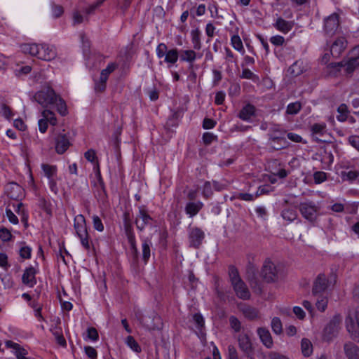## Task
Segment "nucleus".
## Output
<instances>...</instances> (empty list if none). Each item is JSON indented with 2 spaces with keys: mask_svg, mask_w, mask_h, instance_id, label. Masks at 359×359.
<instances>
[{
  "mask_svg": "<svg viewBox=\"0 0 359 359\" xmlns=\"http://www.w3.org/2000/svg\"><path fill=\"white\" fill-rule=\"evenodd\" d=\"M283 272L280 266H277L270 259H266L261 269V276L268 283H276L283 278Z\"/></svg>",
  "mask_w": 359,
  "mask_h": 359,
  "instance_id": "1",
  "label": "nucleus"
},
{
  "mask_svg": "<svg viewBox=\"0 0 359 359\" xmlns=\"http://www.w3.org/2000/svg\"><path fill=\"white\" fill-rule=\"evenodd\" d=\"M74 227L82 246L86 250L90 249L91 241L87 231L86 219L83 215H78L74 218Z\"/></svg>",
  "mask_w": 359,
  "mask_h": 359,
  "instance_id": "2",
  "label": "nucleus"
},
{
  "mask_svg": "<svg viewBox=\"0 0 359 359\" xmlns=\"http://www.w3.org/2000/svg\"><path fill=\"white\" fill-rule=\"evenodd\" d=\"M346 327L353 340L359 342V307L348 311Z\"/></svg>",
  "mask_w": 359,
  "mask_h": 359,
  "instance_id": "3",
  "label": "nucleus"
},
{
  "mask_svg": "<svg viewBox=\"0 0 359 359\" xmlns=\"http://www.w3.org/2000/svg\"><path fill=\"white\" fill-rule=\"evenodd\" d=\"M268 145L273 150H280L287 147L285 131L276 126L269 130Z\"/></svg>",
  "mask_w": 359,
  "mask_h": 359,
  "instance_id": "4",
  "label": "nucleus"
},
{
  "mask_svg": "<svg viewBox=\"0 0 359 359\" xmlns=\"http://www.w3.org/2000/svg\"><path fill=\"white\" fill-rule=\"evenodd\" d=\"M57 95L49 85L44 86L41 90L36 92L34 99L43 107L53 104L57 100Z\"/></svg>",
  "mask_w": 359,
  "mask_h": 359,
  "instance_id": "5",
  "label": "nucleus"
},
{
  "mask_svg": "<svg viewBox=\"0 0 359 359\" xmlns=\"http://www.w3.org/2000/svg\"><path fill=\"white\" fill-rule=\"evenodd\" d=\"M299 210L304 219L313 224L319 215L320 207L313 201H306L299 203Z\"/></svg>",
  "mask_w": 359,
  "mask_h": 359,
  "instance_id": "6",
  "label": "nucleus"
},
{
  "mask_svg": "<svg viewBox=\"0 0 359 359\" xmlns=\"http://www.w3.org/2000/svg\"><path fill=\"white\" fill-rule=\"evenodd\" d=\"M351 54L354 56L350 57L347 60L332 62L329 66L332 68L345 67L346 72L348 74H351L359 66V46L352 50Z\"/></svg>",
  "mask_w": 359,
  "mask_h": 359,
  "instance_id": "7",
  "label": "nucleus"
},
{
  "mask_svg": "<svg viewBox=\"0 0 359 359\" xmlns=\"http://www.w3.org/2000/svg\"><path fill=\"white\" fill-rule=\"evenodd\" d=\"M341 320V316L339 314L333 316L323 330V339L324 341L330 342L337 337L340 330Z\"/></svg>",
  "mask_w": 359,
  "mask_h": 359,
  "instance_id": "8",
  "label": "nucleus"
},
{
  "mask_svg": "<svg viewBox=\"0 0 359 359\" xmlns=\"http://www.w3.org/2000/svg\"><path fill=\"white\" fill-rule=\"evenodd\" d=\"M154 222V219L150 216L148 213L147 210L144 206H141L139 208L138 213L136 216L135 219V224L137 229L142 231L144 230L147 226H152V223Z\"/></svg>",
  "mask_w": 359,
  "mask_h": 359,
  "instance_id": "9",
  "label": "nucleus"
},
{
  "mask_svg": "<svg viewBox=\"0 0 359 359\" xmlns=\"http://www.w3.org/2000/svg\"><path fill=\"white\" fill-rule=\"evenodd\" d=\"M124 229L128 243L130 245V250L133 262L137 263L139 260V252L137 247L136 238L133 229L130 224H125Z\"/></svg>",
  "mask_w": 359,
  "mask_h": 359,
  "instance_id": "10",
  "label": "nucleus"
},
{
  "mask_svg": "<svg viewBox=\"0 0 359 359\" xmlns=\"http://www.w3.org/2000/svg\"><path fill=\"white\" fill-rule=\"evenodd\" d=\"M237 341L240 350L245 355H253L255 349L250 337L248 332H242L239 333L237 337Z\"/></svg>",
  "mask_w": 359,
  "mask_h": 359,
  "instance_id": "11",
  "label": "nucleus"
},
{
  "mask_svg": "<svg viewBox=\"0 0 359 359\" xmlns=\"http://www.w3.org/2000/svg\"><path fill=\"white\" fill-rule=\"evenodd\" d=\"M339 27V15L334 13L324 20V31L328 36L334 35Z\"/></svg>",
  "mask_w": 359,
  "mask_h": 359,
  "instance_id": "12",
  "label": "nucleus"
},
{
  "mask_svg": "<svg viewBox=\"0 0 359 359\" xmlns=\"http://www.w3.org/2000/svg\"><path fill=\"white\" fill-rule=\"evenodd\" d=\"M55 143L56 152L59 154H64L71 145L69 133H65V130L62 133H60L55 138Z\"/></svg>",
  "mask_w": 359,
  "mask_h": 359,
  "instance_id": "13",
  "label": "nucleus"
},
{
  "mask_svg": "<svg viewBox=\"0 0 359 359\" xmlns=\"http://www.w3.org/2000/svg\"><path fill=\"white\" fill-rule=\"evenodd\" d=\"M205 233L198 227L190 228L189 231V241L191 247L198 248L203 240L204 239Z\"/></svg>",
  "mask_w": 359,
  "mask_h": 359,
  "instance_id": "14",
  "label": "nucleus"
},
{
  "mask_svg": "<svg viewBox=\"0 0 359 359\" xmlns=\"http://www.w3.org/2000/svg\"><path fill=\"white\" fill-rule=\"evenodd\" d=\"M328 287V280L325 274H319L313 284L312 294L314 297L323 295Z\"/></svg>",
  "mask_w": 359,
  "mask_h": 359,
  "instance_id": "15",
  "label": "nucleus"
},
{
  "mask_svg": "<svg viewBox=\"0 0 359 359\" xmlns=\"http://www.w3.org/2000/svg\"><path fill=\"white\" fill-rule=\"evenodd\" d=\"M311 132L313 140L317 142H325L322 137L327 134V126L325 123H314L311 126Z\"/></svg>",
  "mask_w": 359,
  "mask_h": 359,
  "instance_id": "16",
  "label": "nucleus"
},
{
  "mask_svg": "<svg viewBox=\"0 0 359 359\" xmlns=\"http://www.w3.org/2000/svg\"><path fill=\"white\" fill-rule=\"evenodd\" d=\"M36 269L32 266L26 268L22 276V283L29 287H33L36 284Z\"/></svg>",
  "mask_w": 359,
  "mask_h": 359,
  "instance_id": "17",
  "label": "nucleus"
},
{
  "mask_svg": "<svg viewBox=\"0 0 359 359\" xmlns=\"http://www.w3.org/2000/svg\"><path fill=\"white\" fill-rule=\"evenodd\" d=\"M236 296L239 299H249L250 298V292L246 284L243 280L236 282L232 285Z\"/></svg>",
  "mask_w": 359,
  "mask_h": 359,
  "instance_id": "18",
  "label": "nucleus"
},
{
  "mask_svg": "<svg viewBox=\"0 0 359 359\" xmlns=\"http://www.w3.org/2000/svg\"><path fill=\"white\" fill-rule=\"evenodd\" d=\"M257 332L264 346H265L267 348H272L273 341L269 330L265 327H259L257 330Z\"/></svg>",
  "mask_w": 359,
  "mask_h": 359,
  "instance_id": "19",
  "label": "nucleus"
},
{
  "mask_svg": "<svg viewBox=\"0 0 359 359\" xmlns=\"http://www.w3.org/2000/svg\"><path fill=\"white\" fill-rule=\"evenodd\" d=\"M346 46V41L344 37L338 38L332 43L330 53L334 57H338L344 51Z\"/></svg>",
  "mask_w": 359,
  "mask_h": 359,
  "instance_id": "20",
  "label": "nucleus"
},
{
  "mask_svg": "<svg viewBox=\"0 0 359 359\" xmlns=\"http://www.w3.org/2000/svg\"><path fill=\"white\" fill-rule=\"evenodd\" d=\"M56 56V52L53 48H50L46 44H41L38 58L43 60L49 61L54 59Z\"/></svg>",
  "mask_w": 359,
  "mask_h": 359,
  "instance_id": "21",
  "label": "nucleus"
},
{
  "mask_svg": "<svg viewBox=\"0 0 359 359\" xmlns=\"http://www.w3.org/2000/svg\"><path fill=\"white\" fill-rule=\"evenodd\" d=\"M179 55L182 62L189 63L191 67L197 57H201V55H198L194 50H180Z\"/></svg>",
  "mask_w": 359,
  "mask_h": 359,
  "instance_id": "22",
  "label": "nucleus"
},
{
  "mask_svg": "<svg viewBox=\"0 0 359 359\" xmlns=\"http://www.w3.org/2000/svg\"><path fill=\"white\" fill-rule=\"evenodd\" d=\"M152 243L148 238L142 239V260L144 264H147L151 257Z\"/></svg>",
  "mask_w": 359,
  "mask_h": 359,
  "instance_id": "23",
  "label": "nucleus"
},
{
  "mask_svg": "<svg viewBox=\"0 0 359 359\" xmlns=\"http://www.w3.org/2000/svg\"><path fill=\"white\" fill-rule=\"evenodd\" d=\"M344 353L348 359H359V347L348 341L344 345Z\"/></svg>",
  "mask_w": 359,
  "mask_h": 359,
  "instance_id": "24",
  "label": "nucleus"
},
{
  "mask_svg": "<svg viewBox=\"0 0 359 359\" xmlns=\"http://www.w3.org/2000/svg\"><path fill=\"white\" fill-rule=\"evenodd\" d=\"M203 207V203L201 201H189L186 204L184 210L187 215L190 217H193L200 212Z\"/></svg>",
  "mask_w": 359,
  "mask_h": 359,
  "instance_id": "25",
  "label": "nucleus"
},
{
  "mask_svg": "<svg viewBox=\"0 0 359 359\" xmlns=\"http://www.w3.org/2000/svg\"><path fill=\"white\" fill-rule=\"evenodd\" d=\"M255 115V107L251 104L245 105L239 111L238 116L243 121H248Z\"/></svg>",
  "mask_w": 359,
  "mask_h": 359,
  "instance_id": "26",
  "label": "nucleus"
},
{
  "mask_svg": "<svg viewBox=\"0 0 359 359\" xmlns=\"http://www.w3.org/2000/svg\"><path fill=\"white\" fill-rule=\"evenodd\" d=\"M147 316H142L140 319L141 323L148 329V330H158L160 329V325L161 324V318L157 315H154L152 316V323H149L147 321ZM151 318V317H149Z\"/></svg>",
  "mask_w": 359,
  "mask_h": 359,
  "instance_id": "27",
  "label": "nucleus"
},
{
  "mask_svg": "<svg viewBox=\"0 0 359 359\" xmlns=\"http://www.w3.org/2000/svg\"><path fill=\"white\" fill-rule=\"evenodd\" d=\"M273 26L278 31L285 34L289 32L293 27V22L287 21L282 18H278Z\"/></svg>",
  "mask_w": 359,
  "mask_h": 359,
  "instance_id": "28",
  "label": "nucleus"
},
{
  "mask_svg": "<svg viewBox=\"0 0 359 359\" xmlns=\"http://www.w3.org/2000/svg\"><path fill=\"white\" fill-rule=\"evenodd\" d=\"M163 57L164 62L167 63L170 67L178 60L180 57L179 50L176 48L170 49L167 51L166 55Z\"/></svg>",
  "mask_w": 359,
  "mask_h": 359,
  "instance_id": "29",
  "label": "nucleus"
},
{
  "mask_svg": "<svg viewBox=\"0 0 359 359\" xmlns=\"http://www.w3.org/2000/svg\"><path fill=\"white\" fill-rule=\"evenodd\" d=\"M41 44L25 43L21 46L22 51L25 53H29L38 58Z\"/></svg>",
  "mask_w": 359,
  "mask_h": 359,
  "instance_id": "30",
  "label": "nucleus"
},
{
  "mask_svg": "<svg viewBox=\"0 0 359 359\" xmlns=\"http://www.w3.org/2000/svg\"><path fill=\"white\" fill-rule=\"evenodd\" d=\"M191 41L194 50H199L202 47L201 36V32L198 28L191 30Z\"/></svg>",
  "mask_w": 359,
  "mask_h": 359,
  "instance_id": "31",
  "label": "nucleus"
},
{
  "mask_svg": "<svg viewBox=\"0 0 359 359\" xmlns=\"http://www.w3.org/2000/svg\"><path fill=\"white\" fill-rule=\"evenodd\" d=\"M340 177L343 181H348L352 182L359 177V171L358 170H343L340 172Z\"/></svg>",
  "mask_w": 359,
  "mask_h": 359,
  "instance_id": "32",
  "label": "nucleus"
},
{
  "mask_svg": "<svg viewBox=\"0 0 359 359\" xmlns=\"http://www.w3.org/2000/svg\"><path fill=\"white\" fill-rule=\"evenodd\" d=\"M281 216L285 221L292 222L297 218V212L293 208H285L281 212Z\"/></svg>",
  "mask_w": 359,
  "mask_h": 359,
  "instance_id": "33",
  "label": "nucleus"
},
{
  "mask_svg": "<svg viewBox=\"0 0 359 359\" xmlns=\"http://www.w3.org/2000/svg\"><path fill=\"white\" fill-rule=\"evenodd\" d=\"M242 312L244 316L249 320H255L259 316L257 309L250 306H245L242 309Z\"/></svg>",
  "mask_w": 359,
  "mask_h": 359,
  "instance_id": "34",
  "label": "nucleus"
},
{
  "mask_svg": "<svg viewBox=\"0 0 359 359\" xmlns=\"http://www.w3.org/2000/svg\"><path fill=\"white\" fill-rule=\"evenodd\" d=\"M337 111L339 114L337 116V119L339 121L344 122L348 119V114L349 111L346 104H341L337 109Z\"/></svg>",
  "mask_w": 359,
  "mask_h": 359,
  "instance_id": "35",
  "label": "nucleus"
},
{
  "mask_svg": "<svg viewBox=\"0 0 359 359\" xmlns=\"http://www.w3.org/2000/svg\"><path fill=\"white\" fill-rule=\"evenodd\" d=\"M41 168L45 174V175L48 177V179H53L54 176L57 172V167L55 165H51L48 164H42Z\"/></svg>",
  "mask_w": 359,
  "mask_h": 359,
  "instance_id": "36",
  "label": "nucleus"
},
{
  "mask_svg": "<svg viewBox=\"0 0 359 359\" xmlns=\"http://www.w3.org/2000/svg\"><path fill=\"white\" fill-rule=\"evenodd\" d=\"M53 104L56 105L57 110L61 116H65L67 114L66 103L59 95H57V100Z\"/></svg>",
  "mask_w": 359,
  "mask_h": 359,
  "instance_id": "37",
  "label": "nucleus"
},
{
  "mask_svg": "<svg viewBox=\"0 0 359 359\" xmlns=\"http://www.w3.org/2000/svg\"><path fill=\"white\" fill-rule=\"evenodd\" d=\"M273 332L276 334H280L283 332V325L281 320L278 317H274L271 320V323Z\"/></svg>",
  "mask_w": 359,
  "mask_h": 359,
  "instance_id": "38",
  "label": "nucleus"
},
{
  "mask_svg": "<svg viewBox=\"0 0 359 359\" xmlns=\"http://www.w3.org/2000/svg\"><path fill=\"white\" fill-rule=\"evenodd\" d=\"M53 334L55 336L56 341L62 346H66L67 342L62 335V330L59 327H55L51 330Z\"/></svg>",
  "mask_w": 359,
  "mask_h": 359,
  "instance_id": "39",
  "label": "nucleus"
},
{
  "mask_svg": "<svg viewBox=\"0 0 359 359\" xmlns=\"http://www.w3.org/2000/svg\"><path fill=\"white\" fill-rule=\"evenodd\" d=\"M193 320L194 323L196 324V326L197 329L199 330L200 333L203 335H204V333L203 332V330L204 328L205 322L204 318L202 316L201 313H195L193 316Z\"/></svg>",
  "mask_w": 359,
  "mask_h": 359,
  "instance_id": "40",
  "label": "nucleus"
},
{
  "mask_svg": "<svg viewBox=\"0 0 359 359\" xmlns=\"http://www.w3.org/2000/svg\"><path fill=\"white\" fill-rule=\"evenodd\" d=\"M301 346H302V354L304 356L308 357V356H309L311 354V353H312V344H311V341L309 339H303L302 340Z\"/></svg>",
  "mask_w": 359,
  "mask_h": 359,
  "instance_id": "41",
  "label": "nucleus"
},
{
  "mask_svg": "<svg viewBox=\"0 0 359 359\" xmlns=\"http://www.w3.org/2000/svg\"><path fill=\"white\" fill-rule=\"evenodd\" d=\"M229 276L231 285L242 280L240 277L238 269L234 266H230L229 267Z\"/></svg>",
  "mask_w": 359,
  "mask_h": 359,
  "instance_id": "42",
  "label": "nucleus"
},
{
  "mask_svg": "<svg viewBox=\"0 0 359 359\" xmlns=\"http://www.w3.org/2000/svg\"><path fill=\"white\" fill-rule=\"evenodd\" d=\"M256 198L255 195L248 193H236L231 197V201L241 199L245 201H252Z\"/></svg>",
  "mask_w": 359,
  "mask_h": 359,
  "instance_id": "43",
  "label": "nucleus"
},
{
  "mask_svg": "<svg viewBox=\"0 0 359 359\" xmlns=\"http://www.w3.org/2000/svg\"><path fill=\"white\" fill-rule=\"evenodd\" d=\"M41 114L42 116L52 126H55L57 124V118L52 111L45 109L42 111Z\"/></svg>",
  "mask_w": 359,
  "mask_h": 359,
  "instance_id": "44",
  "label": "nucleus"
},
{
  "mask_svg": "<svg viewBox=\"0 0 359 359\" xmlns=\"http://www.w3.org/2000/svg\"><path fill=\"white\" fill-rule=\"evenodd\" d=\"M126 343L135 352H141V348L133 337L128 336L126 339Z\"/></svg>",
  "mask_w": 359,
  "mask_h": 359,
  "instance_id": "45",
  "label": "nucleus"
},
{
  "mask_svg": "<svg viewBox=\"0 0 359 359\" xmlns=\"http://www.w3.org/2000/svg\"><path fill=\"white\" fill-rule=\"evenodd\" d=\"M316 297L317 301L316 303V306L317 309L321 312L325 311L327 306L328 302L327 297H323V295H318Z\"/></svg>",
  "mask_w": 359,
  "mask_h": 359,
  "instance_id": "46",
  "label": "nucleus"
},
{
  "mask_svg": "<svg viewBox=\"0 0 359 359\" xmlns=\"http://www.w3.org/2000/svg\"><path fill=\"white\" fill-rule=\"evenodd\" d=\"M118 67V64L116 62H110L107 67L102 69L100 74V76L108 79L109 75L112 73Z\"/></svg>",
  "mask_w": 359,
  "mask_h": 359,
  "instance_id": "47",
  "label": "nucleus"
},
{
  "mask_svg": "<svg viewBox=\"0 0 359 359\" xmlns=\"http://www.w3.org/2000/svg\"><path fill=\"white\" fill-rule=\"evenodd\" d=\"M231 43L232 46L238 51H244L242 41L238 35H233L231 36Z\"/></svg>",
  "mask_w": 359,
  "mask_h": 359,
  "instance_id": "48",
  "label": "nucleus"
},
{
  "mask_svg": "<svg viewBox=\"0 0 359 359\" xmlns=\"http://www.w3.org/2000/svg\"><path fill=\"white\" fill-rule=\"evenodd\" d=\"M107 79L100 76L99 80L95 82V90L99 93L104 91L107 86Z\"/></svg>",
  "mask_w": 359,
  "mask_h": 359,
  "instance_id": "49",
  "label": "nucleus"
},
{
  "mask_svg": "<svg viewBox=\"0 0 359 359\" xmlns=\"http://www.w3.org/2000/svg\"><path fill=\"white\" fill-rule=\"evenodd\" d=\"M302 105L299 102H292L287 105L286 112L288 114H296L300 111Z\"/></svg>",
  "mask_w": 359,
  "mask_h": 359,
  "instance_id": "50",
  "label": "nucleus"
},
{
  "mask_svg": "<svg viewBox=\"0 0 359 359\" xmlns=\"http://www.w3.org/2000/svg\"><path fill=\"white\" fill-rule=\"evenodd\" d=\"M229 323L231 327L236 332H239L241 330L242 326L241 321L235 316H231L229 317Z\"/></svg>",
  "mask_w": 359,
  "mask_h": 359,
  "instance_id": "51",
  "label": "nucleus"
},
{
  "mask_svg": "<svg viewBox=\"0 0 359 359\" xmlns=\"http://www.w3.org/2000/svg\"><path fill=\"white\" fill-rule=\"evenodd\" d=\"M213 194V191L212 188V185L210 182L206 181L204 183L203 191H202V195L205 198H210Z\"/></svg>",
  "mask_w": 359,
  "mask_h": 359,
  "instance_id": "52",
  "label": "nucleus"
},
{
  "mask_svg": "<svg viewBox=\"0 0 359 359\" xmlns=\"http://www.w3.org/2000/svg\"><path fill=\"white\" fill-rule=\"evenodd\" d=\"M205 13V4H200L196 9L191 8L190 10L191 16L194 18L195 16H201L204 15Z\"/></svg>",
  "mask_w": 359,
  "mask_h": 359,
  "instance_id": "53",
  "label": "nucleus"
},
{
  "mask_svg": "<svg viewBox=\"0 0 359 359\" xmlns=\"http://www.w3.org/2000/svg\"><path fill=\"white\" fill-rule=\"evenodd\" d=\"M32 248L29 246L25 245L20 248L19 255L21 258L28 259L31 258Z\"/></svg>",
  "mask_w": 359,
  "mask_h": 359,
  "instance_id": "54",
  "label": "nucleus"
},
{
  "mask_svg": "<svg viewBox=\"0 0 359 359\" xmlns=\"http://www.w3.org/2000/svg\"><path fill=\"white\" fill-rule=\"evenodd\" d=\"M168 50V47L166 44L164 43H161L157 46L156 48V55L157 57L161 59L163 58L165 55L167 51Z\"/></svg>",
  "mask_w": 359,
  "mask_h": 359,
  "instance_id": "55",
  "label": "nucleus"
},
{
  "mask_svg": "<svg viewBox=\"0 0 359 359\" xmlns=\"http://www.w3.org/2000/svg\"><path fill=\"white\" fill-rule=\"evenodd\" d=\"M52 13L54 18H57L60 17L64 13L63 7L60 5L55 4L52 3Z\"/></svg>",
  "mask_w": 359,
  "mask_h": 359,
  "instance_id": "56",
  "label": "nucleus"
},
{
  "mask_svg": "<svg viewBox=\"0 0 359 359\" xmlns=\"http://www.w3.org/2000/svg\"><path fill=\"white\" fill-rule=\"evenodd\" d=\"M93 224L95 229L100 232L103 231L104 225L97 215L93 216Z\"/></svg>",
  "mask_w": 359,
  "mask_h": 359,
  "instance_id": "57",
  "label": "nucleus"
},
{
  "mask_svg": "<svg viewBox=\"0 0 359 359\" xmlns=\"http://www.w3.org/2000/svg\"><path fill=\"white\" fill-rule=\"evenodd\" d=\"M326 173L323 171H317L313 174V179L316 184H320L326 180Z\"/></svg>",
  "mask_w": 359,
  "mask_h": 359,
  "instance_id": "58",
  "label": "nucleus"
},
{
  "mask_svg": "<svg viewBox=\"0 0 359 359\" xmlns=\"http://www.w3.org/2000/svg\"><path fill=\"white\" fill-rule=\"evenodd\" d=\"M217 140V136L211 133H205L203 135V140L205 144L209 145Z\"/></svg>",
  "mask_w": 359,
  "mask_h": 359,
  "instance_id": "59",
  "label": "nucleus"
},
{
  "mask_svg": "<svg viewBox=\"0 0 359 359\" xmlns=\"http://www.w3.org/2000/svg\"><path fill=\"white\" fill-rule=\"evenodd\" d=\"M87 337L92 341H97L99 338L98 332L95 327H89L87 330Z\"/></svg>",
  "mask_w": 359,
  "mask_h": 359,
  "instance_id": "60",
  "label": "nucleus"
},
{
  "mask_svg": "<svg viewBox=\"0 0 359 359\" xmlns=\"http://www.w3.org/2000/svg\"><path fill=\"white\" fill-rule=\"evenodd\" d=\"M12 235L11 232L6 228L0 229V239L3 241H8L11 240Z\"/></svg>",
  "mask_w": 359,
  "mask_h": 359,
  "instance_id": "61",
  "label": "nucleus"
},
{
  "mask_svg": "<svg viewBox=\"0 0 359 359\" xmlns=\"http://www.w3.org/2000/svg\"><path fill=\"white\" fill-rule=\"evenodd\" d=\"M348 141L353 147L359 151V135H351Z\"/></svg>",
  "mask_w": 359,
  "mask_h": 359,
  "instance_id": "62",
  "label": "nucleus"
},
{
  "mask_svg": "<svg viewBox=\"0 0 359 359\" xmlns=\"http://www.w3.org/2000/svg\"><path fill=\"white\" fill-rule=\"evenodd\" d=\"M85 353L90 359H97V351L92 346H86Z\"/></svg>",
  "mask_w": 359,
  "mask_h": 359,
  "instance_id": "63",
  "label": "nucleus"
},
{
  "mask_svg": "<svg viewBox=\"0 0 359 359\" xmlns=\"http://www.w3.org/2000/svg\"><path fill=\"white\" fill-rule=\"evenodd\" d=\"M228 359H238V351L233 345L228 346Z\"/></svg>",
  "mask_w": 359,
  "mask_h": 359,
  "instance_id": "64",
  "label": "nucleus"
}]
</instances>
